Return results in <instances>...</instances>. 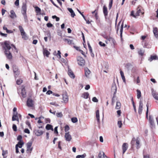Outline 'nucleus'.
<instances>
[{
	"mask_svg": "<svg viewBox=\"0 0 158 158\" xmlns=\"http://www.w3.org/2000/svg\"><path fill=\"white\" fill-rule=\"evenodd\" d=\"M11 44L9 41L7 40L5 41L3 43H1V45L5 50V54L7 58L9 60L11 59L12 57L10 51L11 49L13 50L11 47Z\"/></svg>",
	"mask_w": 158,
	"mask_h": 158,
	"instance_id": "nucleus-1",
	"label": "nucleus"
},
{
	"mask_svg": "<svg viewBox=\"0 0 158 158\" xmlns=\"http://www.w3.org/2000/svg\"><path fill=\"white\" fill-rule=\"evenodd\" d=\"M131 148H133L134 146L135 145L136 148L138 149L140 147V142L138 137L135 138L133 137L131 142Z\"/></svg>",
	"mask_w": 158,
	"mask_h": 158,
	"instance_id": "nucleus-2",
	"label": "nucleus"
},
{
	"mask_svg": "<svg viewBox=\"0 0 158 158\" xmlns=\"http://www.w3.org/2000/svg\"><path fill=\"white\" fill-rule=\"evenodd\" d=\"M13 70L15 77L16 78L18 77L20 74V71L18 67L16 65H13Z\"/></svg>",
	"mask_w": 158,
	"mask_h": 158,
	"instance_id": "nucleus-3",
	"label": "nucleus"
},
{
	"mask_svg": "<svg viewBox=\"0 0 158 158\" xmlns=\"http://www.w3.org/2000/svg\"><path fill=\"white\" fill-rule=\"evenodd\" d=\"M19 28L21 33V35L22 36V38L24 40H27L28 39V37L24 32L22 27L21 26H19Z\"/></svg>",
	"mask_w": 158,
	"mask_h": 158,
	"instance_id": "nucleus-4",
	"label": "nucleus"
},
{
	"mask_svg": "<svg viewBox=\"0 0 158 158\" xmlns=\"http://www.w3.org/2000/svg\"><path fill=\"white\" fill-rule=\"evenodd\" d=\"M77 59L78 64L79 65L83 66L85 65V61L82 57L79 56L77 57Z\"/></svg>",
	"mask_w": 158,
	"mask_h": 158,
	"instance_id": "nucleus-5",
	"label": "nucleus"
},
{
	"mask_svg": "<svg viewBox=\"0 0 158 158\" xmlns=\"http://www.w3.org/2000/svg\"><path fill=\"white\" fill-rule=\"evenodd\" d=\"M64 41L65 42H67L68 44L69 45L74 44L73 41V39L71 36H69L68 38L64 39Z\"/></svg>",
	"mask_w": 158,
	"mask_h": 158,
	"instance_id": "nucleus-6",
	"label": "nucleus"
},
{
	"mask_svg": "<svg viewBox=\"0 0 158 158\" xmlns=\"http://www.w3.org/2000/svg\"><path fill=\"white\" fill-rule=\"evenodd\" d=\"M117 87L116 84L115 83H113L111 88V91L112 93H113L114 95L113 98L115 96L117 92Z\"/></svg>",
	"mask_w": 158,
	"mask_h": 158,
	"instance_id": "nucleus-7",
	"label": "nucleus"
},
{
	"mask_svg": "<svg viewBox=\"0 0 158 158\" xmlns=\"http://www.w3.org/2000/svg\"><path fill=\"white\" fill-rule=\"evenodd\" d=\"M148 121L150 123V127L152 129L155 127V123L153 119L150 116H149Z\"/></svg>",
	"mask_w": 158,
	"mask_h": 158,
	"instance_id": "nucleus-8",
	"label": "nucleus"
},
{
	"mask_svg": "<svg viewBox=\"0 0 158 158\" xmlns=\"http://www.w3.org/2000/svg\"><path fill=\"white\" fill-rule=\"evenodd\" d=\"M21 94L23 98L26 97L27 96V93L25 89V87L23 85L22 86Z\"/></svg>",
	"mask_w": 158,
	"mask_h": 158,
	"instance_id": "nucleus-9",
	"label": "nucleus"
},
{
	"mask_svg": "<svg viewBox=\"0 0 158 158\" xmlns=\"http://www.w3.org/2000/svg\"><path fill=\"white\" fill-rule=\"evenodd\" d=\"M64 137L65 140L67 141H70L72 139V136L69 134V132L65 133Z\"/></svg>",
	"mask_w": 158,
	"mask_h": 158,
	"instance_id": "nucleus-10",
	"label": "nucleus"
},
{
	"mask_svg": "<svg viewBox=\"0 0 158 158\" xmlns=\"http://www.w3.org/2000/svg\"><path fill=\"white\" fill-rule=\"evenodd\" d=\"M27 10V6L26 3H23L22 7L21 13L22 14H25L26 13Z\"/></svg>",
	"mask_w": 158,
	"mask_h": 158,
	"instance_id": "nucleus-11",
	"label": "nucleus"
},
{
	"mask_svg": "<svg viewBox=\"0 0 158 158\" xmlns=\"http://www.w3.org/2000/svg\"><path fill=\"white\" fill-rule=\"evenodd\" d=\"M34 132L35 133V135L37 136H40L42 135L44 131L39 129H35L34 131Z\"/></svg>",
	"mask_w": 158,
	"mask_h": 158,
	"instance_id": "nucleus-12",
	"label": "nucleus"
},
{
	"mask_svg": "<svg viewBox=\"0 0 158 158\" xmlns=\"http://www.w3.org/2000/svg\"><path fill=\"white\" fill-rule=\"evenodd\" d=\"M18 114L17 112H14L13 115L12 117V120L14 121L16 120L19 123V120L18 116Z\"/></svg>",
	"mask_w": 158,
	"mask_h": 158,
	"instance_id": "nucleus-13",
	"label": "nucleus"
},
{
	"mask_svg": "<svg viewBox=\"0 0 158 158\" xmlns=\"http://www.w3.org/2000/svg\"><path fill=\"white\" fill-rule=\"evenodd\" d=\"M147 36L142 35L140 39L142 40L141 42L143 46V47H146L147 45L146 43H145L144 40L146 38Z\"/></svg>",
	"mask_w": 158,
	"mask_h": 158,
	"instance_id": "nucleus-14",
	"label": "nucleus"
},
{
	"mask_svg": "<svg viewBox=\"0 0 158 158\" xmlns=\"http://www.w3.org/2000/svg\"><path fill=\"white\" fill-rule=\"evenodd\" d=\"M103 12L105 16V18L106 20H107V16L108 15V11L107 8L105 6H104L103 7Z\"/></svg>",
	"mask_w": 158,
	"mask_h": 158,
	"instance_id": "nucleus-15",
	"label": "nucleus"
},
{
	"mask_svg": "<svg viewBox=\"0 0 158 158\" xmlns=\"http://www.w3.org/2000/svg\"><path fill=\"white\" fill-rule=\"evenodd\" d=\"M27 104L28 106L32 107L33 106V101L30 98H28L27 102Z\"/></svg>",
	"mask_w": 158,
	"mask_h": 158,
	"instance_id": "nucleus-16",
	"label": "nucleus"
},
{
	"mask_svg": "<svg viewBox=\"0 0 158 158\" xmlns=\"http://www.w3.org/2000/svg\"><path fill=\"white\" fill-rule=\"evenodd\" d=\"M143 104L142 101H140L139 103V106L138 109V113L139 114H141L143 110Z\"/></svg>",
	"mask_w": 158,
	"mask_h": 158,
	"instance_id": "nucleus-17",
	"label": "nucleus"
},
{
	"mask_svg": "<svg viewBox=\"0 0 158 158\" xmlns=\"http://www.w3.org/2000/svg\"><path fill=\"white\" fill-rule=\"evenodd\" d=\"M68 74L69 76L71 78H74L75 75L73 71L70 69H68Z\"/></svg>",
	"mask_w": 158,
	"mask_h": 158,
	"instance_id": "nucleus-18",
	"label": "nucleus"
},
{
	"mask_svg": "<svg viewBox=\"0 0 158 158\" xmlns=\"http://www.w3.org/2000/svg\"><path fill=\"white\" fill-rule=\"evenodd\" d=\"M122 147L123 151V154H124L127 149L128 147L127 143H123Z\"/></svg>",
	"mask_w": 158,
	"mask_h": 158,
	"instance_id": "nucleus-19",
	"label": "nucleus"
},
{
	"mask_svg": "<svg viewBox=\"0 0 158 158\" xmlns=\"http://www.w3.org/2000/svg\"><path fill=\"white\" fill-rule=\"evenodd\" d=\"M63 100L65 103H67L69 101L68 96L66 94L63 95Z\"/></svg>",
	"mask_w": 158,
	"mask_h": 158,
	"instance_id": "nucleus-20",
	"label": "nucleus"
},
{
	"mask_svg": "<svg viewBox=\"0 0 158 158\" xmlns=\"http://www.w3.org/2000/svg\"><path fill=\"white\" fill-rule=\"evenodd\" d=\"M10 13V16L11 18L13 19L16 17V15L14 10H11Z\"/></svg>",
	"mask_w": 158,
	"mask_h": 158,
	"instance_id": "nucleus-21",
	"label": "nucleus"
},
{
	"mask_svg": "<svg viewBox=\"0 0 158 158\" xmlns=\"http://www.w3.org/2000/svg\"><path fill=\"white\" fill-rule=\"evenodd\" d=\"M137 12L136 13V16H138L140 15H143L144 14V12H142L141 11L140 9H139V7H138L137 8Z\"/></svg>",
	"mask_w": 158,
	"mask_h": 158,
	"instance_id": "nucleus-22",
	"label": "nucleus"
},
{
	"mask_svg": "<svg viewBox=\"0 0 158 158\" xmlns=\"http://www.w3.org/2000/svg\"><path fill=\"white\" fill-rule=\"evenodd\" d=\"M89 95V94L88 92H84L83 93L81 96V97L85 98L87 99L88 98Z\"/></svg>",
	"mask_w": 158,
	"mask_h": 158,
	"instance_id": "nucleus-23",
	"label": "nucleus"
},
{
	"mask_svg": "<svg viewBox=\"0 0 158 158\" xmlns=\"http://www.w3.org/2000/svg\"><path fill=\"white\" fill-rule=\"evenodd\" d=\"M153 32L155 36L157 37L158 36V30L156 27L153 28Z\"/></svg>",
	"mask_w": 158,
	"mask_h": 158,
	"instance_id": "nucleus-24",
	"label": "nucleus"
},
{
	"mask_svg": "<svg viewBox=\"0 0 158 158\" xmlns=\"http://www.w3.org/2000/svg\"><path fill=\"white\" fill-rule=\"evenodd\" d=\"M43 54L44 55L46 56L47 57H48L50 53L46 48H44Z\"/></svg>",
	"mask_w": 158,
	"mask_h": 158,
	"instance_id": "nucleus-25",
	"label": "nucleus"
},
{
	"mask_svg": "<svg viewBox=\"0 0 158 158\" xmlns=\"http://www.w3.org/2000/svg\"><path fill=\"white\" fill-rule=\"evenodd\" d=\"M68 9L69 11L71 13V16L73 18L75 16V14L72 9L70 8H68Z\"/></svg>",
	"mask_w": 158,
	"mask_h": 158,
	"instance_id": "nucleus-26",
	"label": "nucleus"
},
{
	"mask_svg": "<svg viewBox=\"0 0 158 158\" xmlns=\"http://www.w3.org/2000/svg\"><path fill=\"white\" fill-rule=\"evenodd\" d=\"M85 75L86 77H88L91 73L90 71L88 68L85 69Z\"/></svg>",
	"mask_w": 158,
	"mask_h": 158,
	"instance_id": "nucleus-27",
	"label": "nucleus"
},
{
	"mask_svg": "<svg viewBox=\"0 0 158 158\" xmlns=\"http://www.w3.org/2000/svg\"><path fill=\"white\" fill-rule=\"evenodd\" d=\"M23 144L24 143L23 141H19L18 142V144L16 145L15 146H16L18 147L19 148H21L22 147Z\"/></svg>",
	"mask_w": 158,
	"mask_h": 158,
	"instance_id": "nucleus-28",
	"label": "nucleus"
},
{
	"mask_svg": "<svg viewBox=\"0 0 158 158\" xmlns=\"http://www.w3.org/2000/svg\"><path fill=\"white\" fill-rule=\"evenodd\" d=\"M46 129L47 130H51L52 131H53V129L52 127V126L50 124H48L46 126Z\"/></svg>",
	"mask_w": 158,
	"mask_h": 158,
	"instance_id": "nucleus-29",
	"label": "nucleus"
},
{
	"mask_svg": "<svg viewBox=\"0 0 158 158\" xmlns=\"http://www.w3.org/2000/svg\"><path fill=\"white\" fill-rule=\"evenodd\" d=\"M158 58L156 55H154V56H152L151 55V56L150 57V58L149 59V60L150 61H152L153 60H158Z\"/></svg>",
	"mask_w": 158,
	"mask_h": 158,
	"instance_id": "nucleus-30",
	"label": "nucleus"
},
{
	"mask_svg": "<svg viewBox=\"0 0 158 158\" xmlns=\"http://www.w3.org/2000/svg\"><path fill=\"white\" fill-rule=\"evenodd\" d=\"M152 94L153 98L156 100H158V94L155 92H152Z\"/></svg>",
	"mask_w": 158,
	"mask_h": 158,
	"instance_id": "nucleus-31",
	"label": "nucleus"
},
{
	"mask_svg": "<svg viewBox=\"0 0 158 158\" xmlns=\"http://www.w3.org/2000/svg\"><path fill=\"white\" fill-rule=\"evenodd\" d=\"M3 29L4 30H6V32L8 33H12L13 32V31H12L8 30L7 28L5 26L3 27Z\"/></svg>",
	"mask_w": 158,
	"mask_h": 158,
	"instance_id": "nucleus-32",
	"label": "nucleus"
},
{
	"mask_svg": "<svg viewBox=\"0 0 158 158\" xmlns=\"http://www.w3.org/2000/svg\"><path fill=\"white\" fill-rule=\"evenodd\" d=\"M96 117L98 122L100 121L99 112V110H97L96 112Z\"/></svg>",
	"mask_w": 158,
	"mask_h": 158,
	"instance_id": "nucleus-33",
	"label": "nucleus"
},
{
	"mask_svg": "<svg viewBox=\"0 0 158 158\" xmlns=\"http://www.w3.org/2000/svg\"><path fill=\"white\" fill-rule=\"evenodd\" d=\"M98 158H105L104 153L103 152H100L99 153Z\"/></svg>",
	"mask_w": 158,
	"mask_h": 158,
	"instance_id": "nucleus-34",
	"label": "nucleus"
},
{
	"mask_svg": "<svg viewBox=\"0 0 158 158\" xmlns=\"http://www.w3.org/2000/svg\"><path fill=\"white\" fill-rule=\"evenodd\" d=\"M121 106V104L119 102H117L116 106L115 108L116 109H119L120 108Z\"/></svg>",
	"mask_w": 158,
	"mask_h": 158,
	"instance_id": "nucleus-35",
	"label": "nucleus"
},
{
	"mask_svg": "<svg viewBox=\"0 0 158 158\" xmlns=\"http://www.w3.org/2000/svg\"><path fill=\"white\" fill-rule=\"evenodd\" d=\"M1 149L2 150V155L3 156V158H5V156L8 153V151L7 150H4L2 148H1Z\"/></svg>",
	"mask_w": 158,
	"mask_h": 158,
	"instance_id": "nucleus-36",
	"label": "nucleus"
},
{
	"mask_svg": "<svg viewBox=\"0 0 158 158\" xmlns=\"http://www.w3.org/2000/svg\"><path fill=\"white\" fill-rule=\"evenodd\" d=\"M144 52V51L141 49H139L138 52V54L141 56H142L143 55Z\"/></svg>",
	"mask_w": 158,
	"mask_h": 158,
	"instance_id": "nucleus-37",
	"label": "nucleus"
},
{
	"mask_svg": "<svg viewBox=\"0 0 158 158\" xmlns=\"http://www.w3.org/2000/svg\"><path fill=\"white\" fill-rule=\"evenodd\" d=\"M136 91L137 93V98H138L139 99L140 98L141 96V91L139 89H137Z\"/></svg>",
	"mask_w": 158,
	"mask_h": 158,
	"instance_id": "nucleus-38",
	"label": "nucleus"
},
{
	"mask_svg": "<svg viewBox=\"0 0 158 158\" xmlns=\"http://www.w3.org/2000/svg\"><path fill=\"white\" fill-rule=\"evenodd\" d=\"M35 12H36V13H40L41 10L40 9L39 7H38L37 6H36L35 7Z\"/></svg>",
	"mask_w": 158,
	"mask_h": 158,
	"instance_id": "nucleus-39",
	"label": "nucleus"
},
{
	"mask_svg": "<svg viewBox=\"0 0 158 158\" xmlns=\"http://www.w3.org/2000/svg\"><path fill=\"white\" fill-rule=\"evenodd\" d=\"M86 156V154L85 153H84L82 155H78L76 156V158H84Z\"/></svg>",
	"mask_w": 158,
	"mask_h": 158,
	"instance_id": "nucleus-40",
	"label": "nucleus"
},
{
	"mask_svg": "<svg viewBox=\"0 0 158 158\" xmlns=\"http://www.w3.org/2000/svg\"><path fill=\"white\" fill-rule=\"evenodd\" d=\"M107 40H108L112 42L113 43H114L115 42V40L114 39L110 36H108Z\"/></svg>",
	"mask_w": 158,
	"mask_h": 158,
	"instance_id": "nucleus-41",
	"label": "nucleus"
},
{
	"mask_svg": "<svg viewBox=\"0 0 158 158\" xmlns=\"http://www.w3.org/2000/svg\"><path fill=\"white\" fill-rule=\"evenodd\" d=\"M32 149H33L32 147L27 148V150H26L27 152V153H31V152Z\"/></svg>",
	"mask_w": 158,
	"mask_h": 158,
	"instance_id": "nucleus-42",
	"label": "nucleus"
},
{
	"mask_svg": "<svg viewBox=\"0 0 158 158\" xmlns=\"http://www.w3.org/2000/svg\"><path fill=\"white\" fill-rule=\"evenodd\" d=\"M71 120L73 123H75L78 121L77 118L76 117L72 118H71Z\"/></svg>",
	"mask_w": 158,
	"mask_h": 158,
	"instance_id": "nucleus-43",
	"label": "nucleus"
},
{
	"mask_svg": "<svg viewBox=\"0 0 158 158\" xmlns=\"http://www.w3.org/2000/svg\"><path fill=\"white\" fill-rule=\"evenodd\" d=\"M23 82V80L21 79L17 80L16 81V83L18 85L21 84Z\"/></svg>",
	"mask_w": 158,
	"mask_h": 158,
	"instance_id": "nucleus-44",
	"label": "nucleus"
},
{
	"mask_svg": "<svg viewBox=\"0 0 158 158\" xmlns=\"http://www.w3.org/2000/svg\"><path fill=\"white\" fill-rule=\"evenodd\" d=\"M123 23L122 24L121 27V28L120 29V36L121 37L122 36V31L123 30Z\"/></svg>",
	"mask_w": 158,
	"mask_h": 158,
	"instance_id": "nucleus-45",
	"label": "nucleus"
},
{
	"mask_svg": "<svg viewBox=\"0 0 158 158\" xmlns=\"http://www.w3.org/2000/svg\"><path fill=\"white\" fill-rule=\"evenodd\" d=\"M32 145V143L31 142H29L27 144V148H31V147Z\"/></svg>",
	"mask_w": 158,
	"mask_h": 158,
	"instance_id": "nucleus-46",
	"label": "nucleus"
},
{
	"mask_svg": "<svg viewBox=\"0 0 158 158\" xmlns=\"http://www.w3.org/2000/svg\"><path fill=\"white\" fill-rule=\"evenodd\" d=\"M69 129V127L68 125H66L64 127V131L65 132H67Z\"/></svg>",
	"mask_w": 158,
	"mask_h": 158,
	"instance_id": "nucleus-47",
	"label": "nucleus"
},
{
	"mask_svg": "<svg viewBox=\"0 0 158 158\" xmlns=\"http://www.w3.org/2000/svg\"><path fill=\"white\" fill-rule=\"evenodd\" d=\"M110 2L109 3V9H110L112 5L113 0H110Z\"/></svg>",
	"mask_w": 158,
	"mask_h": 158,
	"instance_id": "nucleus-48",
	"label": "nucleus"
},
{
	"mask_svg": "<svg viewBox=\"0 0 158 158\" xmlns=\"http://www.w3.org/2000/svg\"><path fill=\"white\" fill-rule=\"evenodd\" d=\"M52 18L53 19H56V21H58L60 20V18L57 17L56 15L52 16Z\"/></svg>",
	"mask_w": 158,
	"mask_h": 158,
	"instance_id": "nucleus-49",
	"label": "nucleus"
},
{
	"mask_svg": "<svg viewBox=\"0 0 158 158\" xmlns=\"http://www.w3.org/2000/svg\"><path fill=\"white\" fill-rule=\"evenodd\" d=\"M56 115L57 117H61L63 116L61 112L57 113L56 114Z\"/></svg>",
	"mask_w": 158,
	"mask_h": 158,
	"instance_id": "nucleus-50",
	"label": "nucleus"
},
{
	"mask_svg": "<svg viewBox=\"0 0 158 158\" xmlns=\"http://www.w3.org/2000/svg\"><path fill=\"white\" fill-rule=\"evenodd\" d=\"M12 128H13V130L14 131H17V127L15 124H13V126H12Z\"/></svg>",
	"mask_w": 158,
	"mask_h": 158,
	"instance_id": "nucleus-51",
	"label": "nucleus"
},
{
	"mask_svg": "<svg viewBox=\"0 0 158 158\" xmlns=\"http://www.w3.org/2000/svg\"><path fill=\"white\" fill-rule=\"evenodd\" d=\"M105 68L106 69L104 70L103 71L105 73H107L108 72V69H109V66L108 65H106L105 66Z\"/></svg>",
	"mask_w": 158,
	"mask_h": 158,
	"instance_id": "nucleus-52",
	"label": "nucleus"
},
{
	"mask_svg": "<svg viewBox=\"0 0 158 158\" xmlns=\"http://www.w3.org/2000/svg\"><path fill=\"white\" fill-rule=\"evenodd\" d=\"M22 136L21 135H19L17 137V139L19 141H23L22 140Z\"/></svg>",
	"mask_w": 158,
	"mask_h": 158,
	"instance_id": "nucleus-53",
	"label": "nucleus"
},
{
	"mask_svg": "<svg viewBox=\"0 0 158 158\" xmlns=\"http://www.w3.org/2000/svg\"><path fill=\"white\" fill-rule=\"evenodd\" d=\"M23 15V17L25 19V21H27V15H26V13L25 14H22Z\"/></svg>",
	"mask_w": 158,
	"mask_h": 158,
	"instance_id": "nucleus-54",
	"label": "nucleus"
},
{
	"mask_svg": "<svg viewBox=\"0 0 158 158\" xmlns=\"http://www.w3.org/2000/svg\"><path fill=\"white\" fill-rule=\"evenodd\" d=\"M118 127L119 128H121L122 127V123L121 121H118Z\"/></svg>",
	"mask_w": 158,
	"mask_h": 158,
	"instance_id": "nucleus-55",
	"label": "nucleus"
},
{
	"mask_svg": "<svg viewBox=\"0 0 158 158\" xmlns=\"http://www.w3.org/2000/svg\"><path fill=\"white\" fill-rule=\"evenodd\" d=\"M99 44L101 46L105 47L106 46L105 44L101 41L99 42Z\"/></svg>",
	"mask_w": 158,
	"mask_h": 158,
	"instance_id": "nucleus-56",
	"label": "nucleus"
},
{
	"mask_svg": "<svg viewBox=\"0 0 158 158\" xmlns=\"http://www.w3.org/2000/svg\"><path fill=\"white\" fill-rule=\"evenodd\" d=\"M57 128H58L57 127H55V128H54V133L55 134H58V132L57 131Z\"/></svg>",
	"mask_w": 158,
	"mask_h": 158,
	"instance_id": "nucleus-57",
	"label": "nucleus"
},
{
	"mask_svg": "<svg viewBox=\"0 0 158 158\" xmlns=\"http://www.w3.org/2000/svg\"><path fill=\"white\" fill-rule=\"evenodd\" d=\"M92 101L94 102H98V99L95 97H94L92 98Z\"/></svg>",
	"mask_w": 158,
	"mask_h": 158,
	"instance_id": "nucleus-58",
	"label": "nucleus"
},
{
	"mask_svg": "<svg viewBox=\"0 0 158 158\" xmlns=\"http://www.w3.org/2000/svg\"><path fill=\"white\" fill-rule=\"evenodd\" d=\"M77 10L78 12L83 17V18L85 20H86V18L83 15V14L78 9H77Z\"/></svg>",
	"mask_w": 158,
	"mask_h": 158,
	"instance_id": "nucleus-59",
	"label": "nucleus"
},
{
	"mask_svg": "<svg viewBox=\"0 0 158 158\" xmlns=\"http://www.w3.org/2000/svg\"><path fill=\"white\" fill-rule=\"evenodd\" d=\"M47 26L48 27H52L53 26V25L51 23H49L47 24Z\"/></svg>",
	"mask_w": 158,
	"mask_h": 158,
	"instance_id": "nucleus-60",
	"label": "nucleus"
},
{
	"mask_svg": "<svg viewBox=\"0 0 158 158\" xmlns=\"http://www.w3.org/2000/svg\"><path fill=\"white\" fill-rule=\"evenodd\" d=\"M15 4L16 6H18L19 5V0H16L15 2Z\"/></svg>",
	"mask_w": 158,
	"mask_h": 158,
	"instance_id": "nucleus-61",
	"label": "nucleus"
},
{
	"mask_svg": "<svg viewBox=\"0 0 158 158\" xmlns=\"http://www.w3.org/2000/svg\"><path fill=\"white\" fill-rule=\"evenodd\" d=\"M0 34L2 36H4L5 37H6L7 36V34L3 33L2 32H0Z\"/></svg>",
	"mask_w": 158,
	"mask_h": 158,
	"instance_id": "nucleus-62",
	"label": "nucleus"
},
{
	"mask_svg": "<svg viewBox=\"0 0 158 158\" xmlns=\"http://www.w3.org/2000/svg\"><path fill=\"white\" fill-rule=\"evenodd\" d=\"M131 15L133 16V17L136 18V15H135L134 14V11L132 10L131 11Z\"/></svg>",
	"mask_w": 158,
	"mask_h": 158,
	"instance_id": "nucleus-63",
	"label": "nucleus"
},
{
	"mask_svg": "<svg viewBox=\"0 0 158 158\" xmlns=\"http://www.w3.org/2000/svg\"><path fill=\"white\" fill-rule=\"evenodd\" d=\"M24 132L25 133H28V134H29L30 133L29 130L27 128L25 129V130H24Z\"/></svg>",
	"mask_w": 158,
	"mask_h": 158,
	"instance_id": "nucleus-64",
	"label": "nucleus"
}]
</instances>
